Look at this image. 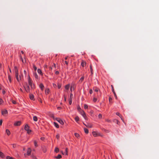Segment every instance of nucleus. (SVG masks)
<instances>
[{"label":"nucleus","instance_id":"obj_1","mask_svg":"<svg viewBox=\"0 0 159 159\" xmlns=\"http://www.w3.org/2000/svg\"><path fill=\"white\" fill-rule=\"evenodd\" d=\"M77 109L78 111L80 112V113L83 116L84 118L85 119H86L87 116H86L85 113L83 110H82L80 107H77Z\"/></svg>","mask_w":159,"mask_h":159},{"label":"nucleus","instance_id":"obj_2","mask_svg":"<svg viewBox=\"0 0 159 159\" xmlns=\"http://www.w3.org/2000/svg\"><path fill=\"white\" fill-rule=\"evenodd\" d=\"M28 81L29 85L30 86L31 89L32 90L35 89L34 85L33 84L32 81L30 76L29 77Z\"/></svg>","mask_w":159,"mask_h":159},{"label":"nucleus","instance_id":"obj_3","mask_svg":"<svg viewBox=\"0 0 159 159\" xmlns=\"http://www.w3.org/2000/svg\"><path fill=\"white\" fill-rule=\"evenodd\" d=\"M15 72L16 77V80L18 81H19L20 80V76L19 77L18 76V73L17 68L16 67H15Z\"/></svg>","mask_w":159,"mask_h":159},{"label":"nucleus","instance_id":"obj_4","mask_svg":"<svg viewBox=\"0 0 159 159\" xmlns=\"http://www.w3.org/2000/svg\"><path fill=\"white\" fill-rule=\"evenodd\" d=\"M26 87H24V88L25 91L28 93H30V89L29 85H28L27 84H26Z\"/></svg>","mask_w":159,"mask_h":159},{"label":"nucleus","instance_id":"obj_5","mask_svg":"<svg viewBox=\"0 0 159 159\" xmlns=\"http://www.w3.org/2000/svg\"><path fill=\"white\" fill-rule=\"evenodd\" d=\"M56 120L58 121L60 124H61V125H63L64 124V122L63 121L61 120V119L58 118H56Z\"/></svg>","mask_w":159,"mask_h":159},{"label":"nucleus","instance_id":"obj_6","mask_svg":"<svg viewBox=\"0 0 159 159\" xmlns=\"http://www.w3.org/2000/svg\"><path fill=\"white\" fill-rule=\"evenodd\" d=\"M92 134L95 137H96L98 135H99V133H98L97 132H96L95 131H93L92 132Z\"/></svg>","mask_w":159,"mask_h":159},{"label":"nucleus","instance_id":"obj_7","mask_svg":"<svg viewBox=\"0 0 159 159\" xmlns=\"http://www.w3.org/2000/svg\"><path fill=\"white\" fill-rule=\"evenodd\" d=\"M31 149L30 148H28L27 152V154L28 156H30L31 154Z\"/></svg>","mask_w":159,"mask_h":159},{"label":"nucleus","instance_id":"obj_8","mask_svg":"<svg viewBox=\"0 0 159 159\" xmlns=\"http://www.w3.org/2000/svg\"><path fill=\"white\" fill-rule=\"evenodd\" d=\"M29 97H30V99L32 100H34V96L32 94H30Z\"/></svg>","mask_w":159,"mask_h":159},{"label":"nucleus","instance_id":"obj_9","mask_svg":"<svg viewBox=\"0 0 159 159\" xmlns=\"http://www.w3.org/2000/svg\"><path fill=\"white\" fill-rule=\"evenodd\" d=\"M7 113H8V112H7V110H5L4 111H2V115L7 114Z\"/></svg>","mask_w":159,"mask_h":159},{"label":"nucleus","instance_id":"obj_10","mask_svg":"<svg viewBox=\"0 0 159 159\" xmlns=\"http://www.w3.org/2000/svg\"><path fill=\"white\" fill-rule=\"evenodd\" d=\"M25 129L26 131L29 130V127L28 125H26L25 126Z\"/></svg>","mask_w":159,"mask_h":159},{"label":"nucleus","instance_id":"obj_11","mask_svg":"<svg viewBox=\"0 0 159 159\" xmlns=\"http://www.w3.org/2000/svg\"><path fill=\"white\" fill-rule=\"evenodd\" d=\"M21 124V122L20 121H18L17 122L15 123L14 124L15 125L19 126Z\"/></svg>","mask_w":159,"mask_h":159},{"label":"nucleus","instance_id":"obj_12","mask_svg":"<svg viewBox=\"0 0 159 159\" xmlns=\"http://www.w3.org/2000/svg\"><path fill=\"white\" fill-rule=\"evenodd\" d=\"M84 124L88 128H92V125L91 124H89L87 125H86L84 123Z\"/></svg>","mask_w":159,"mask_h":159},{"label":"nucleus","instance_id":"obj_13","mask_svg":"<svg viewBox=\"0 0 159 159\" xmlns=\"http://www.w3.org/2000/svg\"><path fill=\"white\" fill-rule=\"evenodd\" d=\"M0 157L2 158H4L5 157L4 154L1 151H0Z\"/></svg>","mask_w":159,"mask_h":159},{"label":"nucleus","instance_id":"obj_14","mask_svg":"<svg viewBox=\"0 0 159 159\" xmlns=\"http://www.w3.org/2000/svg\"><path fill=\"white\" fill-rule=\"evenodd\" d=\"M39 87L40 88V89H41L42 90H43V89L44 86L42 84H40L39 85Z\"/></svg>","mask_w":159,"mask_h":159},{"label":"nucleus","instance_id":"obj_15","mask_svg":"<svg viewBox=\"0 0 159 159\" xmlns=\"http://www.w3.org/2000/svg\"><path fill=\"white\" fill-rule=\"evenodd\" d=\"M49 89L47 88L45 89V93L47 94L49 93Z\"/></svg>","mask_w":159,"mask_h":159},{"label":"nucleus","instance_id":"obj_16","mask_svg":"<svg viewBox=\"0 0 159 159\" xmlns=\"http://www.w3.org/2000/svg\"><path fill=\"white\" fill-rule=\"evenodd\" d=\"M116 114L117 115L119 116L120 117L121 119L123 120V121L124 122V120H123L121 117V116L120 115V114L119 112H116Z\"/></svg>","mask_w":159,"mask_h":159},{"label":"nucleus","instance_id":"obj_17","mask_svg":"<svg viewBox=\"0 0 159 159\" xmlns=\"http://www.w3.org/2000/svg\"><path fill=\"white\" fill-rule=\"evenodd\" d=\"M70 87V84H68L65 86V88L66 89L68 90Z\"/></svg>","mask_w":159,"mask_h":159},{"label":"nucleus","instance_id":"obj_18","mask_svg":"<svg viewBox=\"0 0 159 159\" xmlns=\"http://www.w3.org/2000/svg\"><path fill=\"white\" fill-rule=\"evenodd\" d=\"M111 88H112V92L115 95L116 97V93H115V91H114V88H113V86L112 85H111Z\"/></svg>","mask_w":159,"mask_h":159},{"label":"nucleus","instance_id":"obj_19","mask_svg":"<svg viewBox=\"0 0 159 159\" xmlns=\"http://www.w3.org/2000/svg\"><path fill=\"white\" fill-rule=\"evenodd\" d=\"M6 133L8 135H9L10 134V132L8 129L6 130Z\"/></svg>","mask_w":159,"mask_h":159},{"label":"nucleus","instance_id":"obj_20","mask_svg":"<svg viewBox=\"0 0 159 159\" xmlns=\"http://www.w3.org/2000/svg\"><path fill=\"white\" fill-rule=\"evenodd\" d=\"M33 120L34 121H37L38 120V118L36 116H34L33 117Z\"/></svg>","mask_w":159,"mask_h":159},{"label":"nucleus","instance_id":"obj_21","mask_svg":"<svg viewBox=\"0 0 159 159\" xmlns=\"http://www.w3.org/2000/svg\"><path fill=\"white\" fill-rule=\"evenodd\" d=\"M79 120V118L78 116H77L75 118V120L76 122H78Z\"/></svg>","mask_w":159,"mask_h":159},{"label":"nucleus","instance_id":"obj_22","mask_svg":"<svg viewBox=\"0 0 159 159\" xmlns=\"http://www.w3.org/2000/svg\"><path fill=\"white\" fill-rule=\"evenodd\" d=\"M84 132H85V133H86V134H88V133H89V130H88L87 129H86V128H84Z\"/></svg>","mask_w":159,"mask_h":159},{"label":"nucleus","instance_id":"obj_23","mask_svg":"<svg viewBox=\"0 0 159 159\" xmlns=\"http://www.w3.org/2000/svg\"><path fill=\"white\" fill-rule=\"evenodd\" d=\"M31 157L33 159H37V158L36 157V156H35L33 154H32Z\"/></svg>","mask_w":159,"mask_h":159},{"label":"nucleus","instance_id":"obj_24","mask_svg":"<svg viewBox=\"0 0 159 159\" xmlns=\"http://www.w3.org/2000/svg\"><path fill=\"white\" fill-rule=\"evenodd\" d=\"M37 72L39 73L41 75L42 74V72L41 70L40 69H38L37 70Z\"/></svg>","mask_w":159,"mask_h":159},{"label":"nucleus","instance_id":"obj_25","mask_svg":"<svg viewBox=\"0 0 159 159\" xmlns=\"http://www.w3.org/2000/svg\"><path fill=\"white\" fill-rule=\"evenodd\" d=\"M90 70H91V75H93V70L92 68V66L91 65H90Z\"/></svg>","mask_w":159,"mask_h":159},{"label":"nucleus","instance_id":"obj_26","mask_svg":"<svg viewBox=\"0 0 159 159\" xmlns=\"http://www.w3.org/2000/svg\"><path fill=\"white\" fill-rule=\"evenodd\" d=\"M6 159H15V158H14L13 157H11L10 156H7V157H6Z\"/></svg>","mask_w":159,"mask_h":159},{"label":"nucleus","instance_id":"obj_27","mask_svg":"<svg viewBox=\"0 0 159 159\" xmlns=\"http://www.w3.org/2000/svg\"><path fill=\"white\" fill-rule=\"evenodd\" d=\"M54 125L55 126V127H57V128H59V125L58 124H57V123L54 122Z\"/></svg>","mask_w":159,"mask_h":159},{"label":"nucleus","instance_id":"obj_28","mask_svg":"<svg viewBox=\"0 0 159 159\" xmlns=\"http://www.w3.org/2000/svg\"><path fill=\"white\" fill-rule=\"evenodd\" d=\"M61 157V155L59 154L58 156L56 157V158L57 159H60Z\"/></svg>","mask_w":159,"mask_h":159},{"label":"nucleus","instance_id":"obj_29","mask_svg":"<svg viewBox=\"0 0 159 159\" xmlns=\"http://www.w3.org/2000/svg\"><path fill=\"white\" fill-rule=\"evenodd\" d=\"M75 135L76 137L77 138H78L80 136L79 134L77 133H75Z\"/></svg>","mask_w":159,"mask_h":159},{"label":"nucleus","instance_id":"obj_30","mask_svg":"<svg viewBox=\"0 0 159 159\" xmlns=\"http://www.w3.org/2000/svg\"><path fill=\"white\" fill-rule=\"evenodd\" d=\"M59 150L58 148H55V152H59Z\"/></svg>","mask_w":159,"mask_h":159},{"label":"nucleus","instance_id":"obj_31","mask_svg":"<svg viewBox=\"0 0 159 159\" xmlns=\"http://www.w3.org/2000/svg\"><path fill=\"white\" fill-rule=\"evenodd\" d=\"M85 65V63L84 62H82L81 63V65L83 67H84V66Z\"/></svg>","mask_w":159,"mask_h":159},{"label":"nucleus","instance_id":"obj_32","mask_svg":"<svg viewBox=\"0 0 159 159\" xmlns=\"http://www.w3.org/2000/svg\"><path fill=\"white\" fill-rule=\"evenodd\" d=\"M34 146L36 147H37L38 146V144H37V143L35 141H34Z\"/></svg>","mask_w":159,"mask_h":159},{"label":"nucleus","instance_id":"obj_33","mask_svg":"<svg viewBox=\"0 0 159 159\" xmlns=\"http://www.w3.org/2000/svg\"><path fill=\"white\" fill-rule=\"evenodd\" d=\"M84 76L82 77L80 79V81L81 82L82 81L84 80Z\"/></svg>","mask_w":159,"mask_h":159},{"label":"nucleus","instance_id":"obj_34","mask_svg":"<svg viewBox=\"0 0 159 159\" xmlns=\"http://www.w3.org/2000/svg\"><path fill=\"white\" fill-rule=\"evenodd\" d=\"M8 80L10 82H11V76L10 75H9V76H8Z\"/></svg>","mask_w":159,"mask_h":159},{"label":"nucleus","instance_id":"obj_35","mask_svg":"<svg viewBox=\"0 0 159 159\" xmlns=\"http://www.w3.org/2000/svg\"><path fill=\"white\" fill-rule=\"evenodd\" d=\"M3 101L2 99L0 98V104H2L3 102Z\"/></svg>","mask_w":159,"mask_h":159},{"label":"nucleus","instance_id":"obj_36","mask_svg":"<svg viewBox=\"0 0 159 159\" xmlns=\"http://www.w3.org/2000/svg\"><path fill=\"white\" fill-rule=\"evenodd\" d=\"M34 76H35V78L36 79L38 78V76L37 74L36 73H35L34 74Z\"/></svg>","mask_w":159,"mask_h":159},{"label":"nucleus","instance_id":"obj_37","mask_svg":"<svg viewBox=\"0 0 159 159\" xmlns=\"http://www.w3.org/2000/svg\"><path fill=\"white\" fill-rule=\"evenodd\" d=\"M84 108L85 109H86L88 108V106L86 104H85L84 105Z\"/></svg>","mask_w":159,"mask_h":159},{"label":"nucleus","instance_id":"obj_38","mask_svg":"<svg viewBox=\"0 0 159 159\" xmlns=\"http://www.w3.org/2000/svg\"><path fill=\"white\" fill-rule=\"evenodd\" d=\"M98 117L100 119L102 117V114H99V115H98Z\"/></svg>","mask_w":159,"mask_h":159},{"label":"nucleus","instance_id":"obj_39","mask_svg":"<svg viewBox=\"0 0 159 159\" xmlns=\"http://www.w3.org/2000/svg\"><path fill=\"white\" fill-rule=\"evenodd\" d=\"M97 98H93V101L94 102H95L97 101Z\"/></svg>","mask_w":159,"mask_h":159},{"label":"nucleus","instance_id":"obj_40","mask_svg":"<svg viewBox=\"0 0 159 159\" xmlns=\"http://www.w3.org/2000/svg\"><path fill=\"white\" fill-rule=\"evenodd\" d=\"M33 67L34 70H37V68L36 67V66L34 65H33Z\"/></svg>","mask_w":159,"mask_h":159},{"label":"nucleus","instance_id":"obj_41","mask_svg":"<svg viewBox=\"0 0 159 159\" xmlns=\"http://www.w3.org/2000/svg\"><path fill=\"white\" fill-rule=\"evenodd\" d=\"M61 85L60 84H58L57 85V87L58 89H60L61 87Z\"/></svg>","mask_w":159,"mask_h":159},{"label":"nucleus","instance_id":"obj_42","mask_svg":"<svg viewBox=\"0 0 159 159\" xmlns=\"http://www.w3.org/2000/svg\"><path fill=\"white\" fill-rule=\"evenodd\" d=\"M56 138L58 139H59L60 138V135L59 134H57V135Z\"/></svg>","mask_w":159,"mask_h":159},{"label":"nucleus","instance_id":"obj_43","mask_svg":"<svg viewBox=\"0 0 159 159\" xmlns=\"http://www.w3.org/2000/svg\"><path fill=\"white\" fill-rule=\"evenodd\" d=\"M20 58L21 60L22 61V62L24 63V60L22 58V57L21 56H20Z\"/></svg>","mask_w":159,"mask_h":159},{"label":"nucleus","instance_id":"obj_44","mask_svg":"<svg viewBox=\"0 0 159 159\" xmlns=\"http://www.w3.org/2000/svg\"><path fill=\"white\" fill-rule=\"evenodd\" d=\"M12 103L14 104H16V102L15 101L12 100Z\"/></svg>","mask_w":159,"mask_h":159},{"label":"nucleus","instance_id":"obj_45","mask_svg":"<svg viewBox=\"0 0 159 159\" xmlns=\"http://www.w3.org/2000/svg\"><path fill=\"white\" fill-rule=\"evenodd\" d=\"M73 96V95L71 93H70V98L71 99L72 98Z\"/></svg>","mask_w":159,"mask_h":159},{"label":"nucleus","instance_id":"obj_46","mask_svg":"<svg viewBox=\"0 0 159 159\" xmlns=\"http://www.w3.org/2000/svg\"><path fill=\"white\" fill-rule=\"evenodd\" d=\"M112 100V98L111 97H109V101L110 102Z\"/></svg>","mask_w":159,"mask_h":159},{"label":"nucleus","instance_id":"obj_47","mask_svg":"<svg viewBox=\"0 0 159 159\" xmlns=\"http://www.w3.org/2000/svg\"><path fill=\"white\" fill-rule=\"evenodd\" d=\"M94 90L96 92H98V89L97 88L95 89Z\"/></svg>","mask_w":159,"mask_h":159},{"label":"nucleus","instance_id":"obj_48","mask_svg":"<svg viewBox=\"0 0 159 159\" xmlns=\"http://www.w3.org/2000/svg\"><path fill=\"white\" fill-rule=\"evenodd\" d=\"M2 120H0V125H2Z\"/></svg>","mask_w":159,"mask_h":159},{"label":"nucleus","instance_id":"obj_49","mask_svg":"<svg viewBox=\"0 0 159 159\" xmlns=\"http://www.w3.org/2000/svg\"><path fill=\"white\" fill-rule=\"evenodd\" d=\"M89 93L90 94H92L93 93V90L92 89H90L89 90Z\"/></svg>","mask_w":159,"mask_h":159},{"label":"nucleus","instance_id":"obj_50","mask_svg":"<svg viewBox=\"0 0 159 159\" xmlns=\"http://www.w3.org/2000/svg\"><path fill=\"white\" fill-rule=\"evenodd\" d=\"M27 133H28V134H30V133L31 132V130H30V129H29V130H27Z\"/></svg>","mask_w":159,"mask_h":159},{"label":"nucleus","instance_id":"obj_51","mask_svg":"<svg viewBox=\"0 0 159 159\" xmlns=\"http://www.w3.org/2000/svg\"><path fill=\"white\" fill-rule=\"evenodd\" d=\"M5 93H6V92H5V90H3L2 91V93H3V94H5Z\"/></svg>","mask_w":159,"mask_h":159},{"label":"nucleus","instance_id":"obj_52","mask_svg":"<svg viewBox=\"0 0 159 159\" xmlns=\"http://www.w3.org/2000/svg\"><path fill=\"white\" fill-rule=\"evenodd\" d=\"M72 88H73V86H71L70 88V90L72 92Z\"/></svg>","mask_w":159,"mask_h":159},{"label":"nucleus","instance_id":"obj_53","mask_svg":"<svg viewBox=\"0 0 159 159\" xmlns=\"http://www.w3.org/2000/svg\"><path fill=\"white\" fill-rule=\"evenodd\" d=\"M59 72L58 71H56V72H55V74H56V75H58V74Z\"/></svg>","mask_w":159,"mask_h":159},{"label":"nucleus","instance_id":"obj_54","mask_svg":"<svg viewBox=\"0 0 159 159\" xmlns=\"http://www.w3.org/2000/svg\"><path fill=\"white\" fill-rule=\"evenodd\" d=\"M69 104H70H70H71V103H72V101H71V99L70 100V101H69Z\"/></svg>","mask_w":159,"mask_h":159},{"label":"nucleus","instance_id":"obj_55","mask_svg":"<svg viewBox=\"0 0 159 159\" xmlns=\"http://www.w3.org/2000/svg\"><path fill=\"white\" fill-rule=\"evenodd\" d=\"M65 63L67 65L68 64V62L67 61H65Z\"/></svg>","mask_w":159,"mask_h":159},{"label":"nucleus","instance_id":"obj_56","mask_svg":"<svg viewBox=\"0 0 159 159\" xmlns=\"http://www.w3.org/2000/svg\"><path fill=\"white\" fill-rule=\"evenodd\" d=\"M53 86L54 87H56L57 86L55 84H53Z\"/></svg>","mask_w":159,"mask_h":159},{"label":"nucleus","instance_id":"obj_57","mask_svg":"<svg viewBox=\"0 0 159 159\" xmlns=\"http://www.w3.org/2000/svg\"><path fill=\"white\" fill-rule=\"evenodd\" d=\"M44 139V137H41V139L42 140H43Z\"/></svg>","mask_w":159,"mask_h":159},{"label":"nucleus","instance_id":"obj_58","mask_svg":"<svg viewBox=\"0 0 159 159\" xmlns=\"http://www.w3.org/2000/svg\"><path fill=\"white\" fill-rule=\"evenodd\" d=\"M27 155V154H25V153L24 154V156L25 157H26V155Z\"/></svg>","mask_w":159,"mask_h":159},{"label":"nucleus","instance_id":"obj_59","mask_svg":"<svg viewBox=\"0 0 159 159\" xmlns=\"http://www.w3.org/2000/svg\"><path fill=\"white\" fill-rule=\"evenodd\" d=\"M20 90L22 92H23V90L22 89H21V88H20Z\"/></svg>","mask_w":159,"mask_h":159},{"label":"nucleus","instance_id":"obj_60","mask_svg":"<svg viewBox=\"0 0 159 159\" xmlns=\"http://www.w3.org/2000/svg\"><path fill=\"white\" fill-rule=\"evenodd\" d=\"M16 146L15 144H13V148H15Z\"/></svg>","mask_w":159,"mask_h":159},{"label":"nucleus","instance_id":"obj_61","mask_svg":"<svg viewBox=\"0 0 159 159\" xmlns=\"http://www.w3.org/2000/svg\"><path fill=\"white\" fill-rule=\"evenodd\" d=\"M66 155H67V148H66Z\"/></svg>","mask_w":159,"mask_h":159},{"label":"nucleus","instance_id":"obj_62","mask_svg":"<svg viewBox=\"0 0 159 159\" xmlns=\"http://www.w3.org/2000/svg\"><path fill=\"white\" fill-rule=\"evenodd\" d=\"M21 52L22 54H23L24 53V52H23V51H21Z\"/></svg>","mask_w":159,"mask_h":159},{"label":"nucleus","instance_id":"obj_63","mask_svg":"<svg viewBox=\"0 0 159 159\" xmlns=\"http://www.w3.org/2000/svg\"><path fill=\"white\" fill-rule=\"evenodd\" d=\"M67 57H66L65 58V60H67Z\"/></svg>","mask_w":159,"mask_h":159},{"label":"nucleus","instance_id":"obj_64","mask_svg":"<svg viewBox=\"0 0 159 159\" xmlns=\"http://www.w3.org/2000/svg\"><path fill=\"white\" fill-rule=\"evenodd\" d=\"M54 67H55H55H56V64H54Z\"/></svg>","mask_w":159,"mask_h":159}]
</instances>
